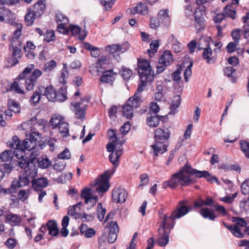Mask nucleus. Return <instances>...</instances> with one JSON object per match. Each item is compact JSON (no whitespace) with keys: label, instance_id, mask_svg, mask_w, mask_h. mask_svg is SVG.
I'll use <instances>...</instances> for the list:
<instances>
[{"label":"nucleus","instance_id":"f257e3e1","mask_svg":"<svg viewBox=\"0 0 249 249\" xmlns=\"http://www.w3.org/2000/svg\"><path fill=\"white\" fill-rule=\"evenodd\" d=\"M193 175L199 178L204 177L209 181L215 180L218 183L217 178L214 176L211 177L208 171H198L186 164L179 171L174 174L169 181L164 182L163 185L165 188L170 187L171 188H175L178 185L188 186L195 182L192 177Z\"/></svg>","mask_w":249,"mask_h":249},{"label":"nucleus","instance_id":"f03ea898","mask_svg":"<svg viewBox=\"0 0 249 249\" xmlns=\"http://www.w3.org/2000/svg\"><path fill=\"white\" fill-rule=\"evenodd\" d=\"M17 163L21 168L24 169V172L18 177V179H15L12 181L10 187L2 189L5 194L16 193L18 188L28 185L30 183V178L33 179L37 175V169L35 165L34 160L29 161L27 159H22Z\"/></svg>","mask_w":249,"mask_h":249},{"label":"nucleus","instance_id":"7ed1b4c3","mask_svg":"<svg viewBox=\"0 0 249 249\" xmlns=\"http://www.w3.org/2000/svg\"><path fill=\"white\" fill-rule=\"evenodd\" d=\"M171 133L168 128L157 129L154 133L155 143L151 145L153 150L154 156L162 154L167 151V146L165 142L170 137Z\"/></svg>","mask_w":249,"mask_h":249},{"label":"nucleus","instance_id":"20e7f679","mask_svg":"<svg viewBox=\"0 0 249 249\" xmlns=\"http://www.w3.org/2000/svg\"><path fill=\"white\" fill-rule=\"evenodd\" d=\"M41 137V134L38 132L34 131L29 135V138L22 141L20 148L25 153V150L32 151L31 155L36 153L38 150L37 142H39Z\"/></svg>","mask_w":249,"mask_h":249},{"label":"nucleus","instance_id":"39448f33","mask_svg":"<svg viewBox=\"0 0 249 249\" xmlns=\"http://www.w3.org/2000/svg\"><path fill=\"white\" fill-rule=\"evenodd\" d=\"M115 172V169L105 171L103 174L100 176L99 178L96 179L94 182L91 183L93 187L97 186L96 190L99 193H105L107 192L109 187V179Z\"/></svg>","mask_w":249,"mask_h":249},{"label":"nucleus","instance_id":"423d86ee","mask_svg":"<svg viewBox=\"0 0 249 249\" xmlns=\"http://www.w3.org/2000/svg\"><path fill=\"white\" fill-rule=\"evenodd\" d=\"M15 156V153L11 150H7L2 152L0 155V159L1 161L8 162L9 163H5L3 164L5 172L9 173L14 168V165H18L16 162H19L20 161L15 160H13L14 157Z\"/></svg>","mask_w":249,"mask_h":249},{"label":"nucleus","instance_id":"0eeeda50","mask_svg":"<svg viewBox=\"0 0 249 249\" xmlns=\"http://www.w3.org/2000/svg\"><path fill=\"white\" fill-rule=\"evenodd\" d=\"M138 73L140 77H142L144 80H153L154 72L151 70L149 62L144 59L138 60Z\"/></svg>","mask_w":249,"mask_h":249},{"label":"nucleus","instance_id":"6e6552de","mask_svg":"<svg viewBox=\"0 0 249 249\" xmlns=\"http://www.w3.org/2000/svg\"><path fill=\"white\" fill-rule=\"evenodd\" d=\"M141 103L140 100L135 99L134 98L130 97L127 101L126 104L123 107V115L126 117L128 119H131L133 117V109L137 108Z\"/></svg>","mask_w":249,"mask_h":249},{"label":"nucleus","instance_id":"1a4fd4ad","mask_svg":"<svg viewBox=\"0 0 249 249\" xmlns=\"http://www.w3.org/2000/svg\"><path fill=\"white\" fill-rule=\"evenodd\" d=\"M22 141H20L19 139V138L17 136H14L12 137L11 141L7 142V145L13 149H14V152L15 153V157L18 160H22L25 159L24 157V152L21 150V148L20 147L21 146ZM25 159H27L26 158Z\"/></svg>","mask_w":249,"mask_h":249},{"label":"nucleus","instance_id":"9d476101","mask_svg":"<svg viewBox=\"0 0 249 249\" xmlns=\"http://www.w3.org/2000/svg\"><path fill=\"white\" fill-rule=\"evenodd\" d=\"M172 229L159 227L158 231V238L157 244L160 247H165L168 244L169 240V234Z\"/></svg>","mask_w":249,"mask_h":249},{"label":"nucleus","instance_id":"9b49d317","mask_svg":"<svg viewBox=\"0 0 249 249\" xmlns=\"http://www.w3.org/2000/svg\"><path fill=\"white\" fill-rule=\"evenodd\" d=\"M22 42L19 40H14L11 43L12 50V57L11 66H15L18 63V59L20 58L21 54Z\"/></svg>","mask_w":249,"mask_h":249},{"label":"nucleus","instance_id":"f8f14e48","mask_svg":"<svg viewBox=\"0 0 249 249\" xmlns=\"http://www.w3.org/2000/svg\"><path fill=\"white\" fill-rule=\"evenodd\" d=\"M87 103L89 102L88 99H83L79 102H77L73 104L75 109V116L77 119L83 120L85 117V111L86 110L87 105H83L84 102Z\"/></svg>","mask_w":249,"mask_h":249},{"label":"nucleus","instance_id":"ddd939ff","mask_svg":"<svg viewBox=\"0 0 249 249\" xmlns=\"http://www.w3.org/2000/svg\"><path fill=\"white\" fill-rule=\"evenodd\" d=\"M127 196L126 191L120 187L115 188L112 193V198L114 202L124 203L125 201Z\"/></svg>","mask_w":249,"mask_h":249},{"label":"nucleus","instance_id":"4468645a","mask_svg":"<svg viewBox=\"0 0 249 249\" xmlns=\"http://www.w3.org/2000/svg\"><path fill=\"white\" fill-rule=\"evenodd\" d=\"M42 74V71L39 70L35 69L29 77L25 82L26 89L27 90H32L36 85L37 78Z\"/></svg>","mask_w":249,"mask_h":249},{"label":"nucleus","instance_id":"2eb2a0df","mask_svg":"<svg viewBox=\"0 0 249 249\" xmlns=\"http://www.w3.org/2000/svg\"><path fill=\"white\" fill-rule=\"evenodd\" d=\"M108 230H109L108 241L110 243H113L116 241L117 233L119 232V227L117 222L111 221L110 222Z\"/></svg>","mask_w":249,"mask_h":249},{"label":"nucleus","instance_id":"dca6fc26","mask_svg":"<svg viewBox=\"0 0 249 249\" xmlns=\"http://www.w3.org/2000/svg\"><path fill=\"white\" fill-rule=\"evenodd\" d=\"M129 48L128 42H125L122 45L112 44L107 47V51L110 53L114 54L118 52L124 53L126 52Z\"/></svg>","mask_w":249,"mask_h":249},{"label":"nucleus","instance_id":"f3484780","mask_svg":"<svg viewBox=\"0 0 249 249\" xmlns=\"http://www.w3.org/2000/svg\"><path fill=\"white\" fill-rule=\"evenodd\" d=\"M31 182L32 186L36 191H41V188L46 187L49 184L48 179L44 177L39 178L37 179L33 178Z\"/></svg>","mask_w":249,"mask_h":249},{"label":"nucleus","instance_id":"a211bd4d","mask_svg":"<svg viewBox=\"0 0 249 249\" xmlns=\"http://www.w3.org/2000/svg\"><path fill=\"white\" fill-rule=\"evenodd\" d=\"M104 70H97V72L98 74L99 73H103L102 76L100 78V81L103 83H107L112 84L114 80L113 77V71L112 70H109L104 71Z\"/></svg>","mask_w":249,"mask_h":249},{"label":"nucleus","instance_id":"6ab92c4d","mask_svg":"<svg viewBox=\"0 0 249 249\" xmlns=\"http://www.w3.org/2000/svg\"><path fill=\"white\" fill-rule=\"evenodd\" d=\"M175 219L173 213L169 216H168L166 214H164L159 227L173 229L175 224Z\"/></svg>","mask_w":249,"mask_h":249},{"label":"nucleus","instance_id":"aec40b11","mask_svg":"<svg viewBox=\"0 0 249 249\" xmlns=\"http://www.w3.org/2000/svg\"><path fill=\"white\" fill-rule=\"evenodd\" d=\"M46 8V0H38L31 9L36 14V17H40Z\"/></svg>","mask_w":249,"mask_h":249},{"label":"nucleus","instance_id":"412c9836","mask_svg":"<svg viewBox=\"0 0 249 249\" xmlns=\"http://www.w3.org/2000/svg\"><path fill=\"white\" fill-rule=\"evenodd\" d=\"M205 11V7H202V9L200 8L196 9L194 13V17L195 20L197 23L199 25L200 29L204 27L205 19L204 17V12Z\"/></svg>","mask_w":249,"mask_h":249},{"label":"nucleus","instance_id":"4be33fe9","mask_svg":"<svg viewBox=\"0 0 249 249\" xmlns=\"http://www.w3.org/2000/svg\"><path fill=\"white\" fill-rule=\"evenodd\" d=\"M7 85L8 86V87L5 90H3V93H6L8 91H12L15 93L20 94H24V93L23 89L19 84V83L18 81H14L12 83L7 82Z\"/></svg>","mask_w":249,"mask_h":249},{"label":"nucleus","instance_id":"5701e85b","mask_svg":"<svg viewBox=\"0 0 249 249\" xmlns=\"http://www.w3.org/2000/svg\"><path fill=\"white\" fill-rule=\"evenodd\" d=\"M163 116L159 115H152L151 113H148L146 116L147 124L151 127H157L160 122V119Z\"/></svg>","mask_w":249,"mask_h":249},{"label":"nucleus","instance_id":"b1692460","mask_svg":"<svg viewBox=\"0 0 249 249\" xmlns=\"http://www.w3.org/2000/svg\"><path fill=\"white\" fill-rule=\"evenodd\" d=\"M123 154V148L118 147L115 152L111 153L109 156L110 161L116 167L119 164V158Z\"/></svg>","mask_w":249,"mask_h":249},{"label":"nucleus","instance_id":"393cba45","mask_svg":"<svg viewBox=\"0 0 249 249\" xmlns=\"http://www.w3.org/2000/svg\"><path fill=\"white\" fill-rule=\"evenodd\" d=\"M160 64H166L169 66L173 62V58L171 53L169 51H165L160 56L159 59Z\"/></svg>","mask_w":249,"mask_h":249},{"label":"nucleus","instance_id":"a878e982","mask_svg":"<svg viewBox=\"0 0 249 249\" xmlns=\"http://www.w3.org/2000/svg\"><path fill=\"white\" fill-rule=\"evenodd\" d=\"M44 89L45 87L43 86L38 87L33 95L31 97L30 102L35 104L38 103L41 96H44L43 91H44Z\"/></svg>","mask_w":249,"mask_h":249},{"label":"nucleus","instance_id":"bb28decb","mask_svg":"<svg viewBox=\"0 0 249 249\" xmlns=\"http://www.w3.org/2000/svg\"><path fill=\"white\" fill-rule=\"evenodd\" d=\"M71 33L72 36L78 35V38L80 40H84L87 36V32L85 30L81 31V28L78 25H71L70 26Z\"/></svg>","mask_w":249,"mask_h":249},{"label":"nucleus","instance_id":"cd10ccee","mask_svg":"<svg viewBox=\"0 0 249 249\" xmlns=\"http://www.w3.org/2000/svg\"><path fill=\"white\" fill-rule=\"evenodd\" d=\"M56 94L57 92L54 89L52 86L45 88L44 91H43V95L47 97L48 101L55 102Z\"/></svg>","mask_w":249,"mask_h":249},{"label":"nucleus","instance_id":"c85d7f7f","mask_svg":"<svg viewBox=\"0 0 249 249\" xmlns=\"http://www.w3.org/2000/svg\"><path fill=\"white\" fill-rule=\"evenodd\" d=\"M141 79V84L138 85V89L137 91L135 93L133 96L131 97V98H134L136 100H139L140 103H142V100L141 99V95H140V93L142 92L144 89V88L146 86L147 82H151L153 80H144L142 77H140Z\"/></svg>","mask_w":249,"mask_h":249},{"label":"nucleus","instance_id":"c756f323","mask_svg":"<svg viewBox=\"0 0 249 249\" xmlns=\"http://www.w3.org/2000/svg\"><path fill=\"white\" fill-rule=\"evenodd\" d=\"M46 226L49 234L53 236H56L58 234L59 229L57 227V224L54 220H50L48 221Z\"/></svg>","mask_w":249,"mask_h":249},{"label":"nucleus","instance_id":"7c9ffc66","mask_svg":"<svg viewBox=\"0 0 249 249\" xmlns=\"http://www.w3.org/2000/svg\"><path fill=\"white\" fill-rule=\"evenodd\" d=\"M29 161L34 160V162L35 164V161H37L38 166L42 169L48 168L51 165V162L47 157H42L41 159H37L36 158H31L30 160L27 159Z\"/></svg>","mask_w":249,"mask_h":249},{"label":"nucleus","instance_id":"2f4dec72","mask_svg":"<svg viewBox=\"0 0 249 249\" xmlns=\"http://www.w3.org/2000/svg\"><path fill=\"white\" fill-rule=\"evenodd\" d=\"M189 211V209L187 206L182 205L181 206H177L176 209L173 212L174 218L176 219L179 218L187 213Z\"/></svg>","mask_w":249,"mask_h":249},{"label":"nucleus","instance_id":"473e14b6","mask_svg":"<svg viewBox=\"0 0 249 249\" xmlns=\"http://www.w3.org/2000/svg\"><path fill=\"white\" fill-rule=\"evenodd\" d=\"M6 221L12 226H18L21 221V218L17 214L10 213L6 216Z\"/></svg>","mask_w":249,"mask_h":249},{"label":"nucleus","instance_id":"72a5a7b5","mask_svg":"<svg viewBox=\"0 0 249 249\" xmlns=\"http://www.w3.org/2000/svg\"><path fill=\"white\" fill-rule=\"evenodd\" d=\"M36 14L31 8L28 9V12L25 16V21L27 26L32 25L34 23L35 19L40 18L36 17Z\"/></svg>","mask_w":249,"mask_h":249},{"label":"nucleus","instance_id":"f704fd0d","mask_svg":"<svg viewBox=\"0 0 249 249\" xmlns=\"http://www.w3.org/2000/svg\"><path fill=\"white\" fill-rule=\"evenodd\" d=\"M181 101V99L180 95H177L174 96L170 107L171 110L169 112L170 114H175L176 112V110L179 106Z\"/></svg>","mask_w":249,"mask_h":249},{"label":"nucleus","instance_id":"c9c22d12","mask_svg":"<svg viewBox=\"0 0 249 249\" xmlns=\"http://www.w3.org/2000/svg\"><path fill=\"white\" fill-rule=\"evenodd\" d=\"M212 54V50L209 47V46L205 47L204 50L202 54L203 57L204 59L207 60V63L209 64H212L214 63L215 59L214 57H210Z\"/></svg>","mask_w":249,"mask_h":249},{"label":"nucleus","instance_id":"e433bc0d","mask_svg":"<svg viewBox=\"0 0 249 249\" xmlns=\"http://www.w3.org/2000/svg\"><path fill=\"white\" fill-rule=\"evenodd\" d=\"M148 10L147 7L141 2H140L137 5L134 7L133 10H131V13L133 14L138 13L142 15H146L148 14Z\"/></svg>","mask_w":249,"mask_h":249},{"label":"nucleus","instance_id":"4c0bfd02","mask_svg":"<svg viewBox=\"0 0 249 249\" xmlns=\"http://www.w3.org/2000/svg\"><path fill=\"white\" fill-rule=\"evenodd\" d=\"M158 17L160 20L161 23L167 24L170 22V17L168 15V10L167 9L160 11Z\"/></svg>","mask_w":249,"mask_h":249},{"label":"nucleus","instance_id":"58836bf2","mask_svg":"<svg viewBox=\"0 0 249 249\" xmlns=\"http://www.w3.org/2000/svg\"><path fill=\"white\" fill-rule=\"evenodd\" d=\"M224 15L226 17H228L232 19L236 18V11L232 5H227L223 9Z\"/></svg>","mask_w":249,"mask_h":249},{"label":"nucleus","instance_id":"ea45409f","mask_svg":"<svg viewBox=\"0 0 249 249\" xmlns=\"http://www.w3.org/2000/svg\"><path fill=\"white\" fill-rule=\"evenodd\" d=\"M94 190L89 188H85L81 191V196L85 199V203H87L89 198L93 196Z\"/></svg>","mask_w":249,"mask_h":249},{"label":"nucleus","instance_id":"a19ab883","mask_svg":"<svg viewBox=\"0 0 249 249\" xmlns=\"http://www.w3.org/2000/svg\"><path fill=\"white\" fill-rule=\"evenodd\" d=\"M58 129V131L63 137H67L69 135V124L63 121L61 123L57 126Z\"/></svg>","mask_w":249,"mask_h":249},{"label":"nucleus","instance_id":"79ce46f5","mask_svg":"<svg viewBox=\"0 0 249 249\" xmlns=\"http://www.w3.org/2000/svg\"><path fill=\"white\" fill-rule=\"evenodd\" d=\"M200 213L205 218L214 220L216 216L209 208H202Z\"/></svg>","mask_w":249,"mask_h":249},{"label":"nucleus","instance_id":"37998d69","mask_svg":"<svg viewBox=\"0 0 249 249\" xmlns=\"http://www.w3.org/2000/svg\"><path fill=\"white\" fill-rule=\"evenodd\" d=\"M150 46V50L148 49L147 50V53L150 57H152V55L154 54V53L157 52V50L159 46V42L157 40H154L151 42Z\"/></svg>","mask_w":249,"mask_h":249},{"label":"nucleus","instance_id":"c03bdc74","mask_svg":"<svg viewBox=\"0 0 249 249\" xmlns=\"http://www.w3.org/2000/svg\"><path fill=\"white\" fill-rule=\"evenodd\" d=\"M120 73L125 80H128L132 75V71L125 67H122V70L120 71Z\"/></svg>","mask_w":249,"mask_h":249},{"label":"nucleus","instance_id":"a18cd8bd","mask_svg":"<svg viewBox=\"0 0 249 249\" xmlns=\"http://www.w3.org/2000/svg\"><path fill=\"white\" fill-rule=\"evenodd\" d=\"M66 91L65 89L60 88L57 92L56 101L64 102L66 100L67 97L65 93Z\"/></svg>","mask_w":249,"mask_h":249},{"label":"nucleus","instance_id":"49530a36","mask_svg":"<svg viewBox=\"0 0 249 249\" xmlns=\"http://www.w3.org/2000/svg\"><path fill=\"white\" fill-rule=\"evenodd\" d=\"M97 218L100 221H102L106 213V209L103 208L102 203L99 202L97 204Z\"/></svg>","mask_w":249,"mask_h":249},{"label":"nucleus","instance_id":"de8ad7c7","mask_svg":"<svg viewBox=\"0 0 249 249\" xmlns=\"http://www.w3.org/2000/svg\"><path fill=\"white\" fill-rule=\"evenodd\" d=\"M241 149L247 158H249V142L241 141L240 142Z\"/></svg>","mask_w":249,"mask_h":249},{"label":"nucleus","instance_id":"09e8293b","mask_svg":"<svg viewBox=\"0 0 249 249\" xmlns=\"http://www.w3.org/2000/svg\"><path fill=\"white\" fill-rule=\"evenodd\" d=\"M55 18L58 24H67L69 22L68 18L61 13H56Z\"/></svg>","mask_w":249,"mask_h":249},{"label":"nucleus","instance_id":"8fccbe9b","mask_svg":"<svg viewBox=\"0 0 249 249\" xmlns=\"http://www.w3.org/2000/svg\"><path fill=\"white\" fill-rule=\"evenodd\" d=\"M35 68V66L33 64H30L28 65L23 70L22 72L20 73L19 75L18 78L20 79H24L26 77V76L28 74H30L32 71Z\"/></svg>","mask_w":249,"mask_h":249},{"label":"nucleus","instance_id":"3c124183","mask_svg":"<svg viewBox=\"0 0 249 249\" xmlns=\"http://www.w3.org/2000/svg\"><path fill=\"white\" fill-rule=\"evenodd\" d=\"M63 120L61 119L59 116L56 115H53L51 120V123L52 125V128H56L57 126L63 122Z\"/></svg>","mask_w":249,"mask_h":249},{"label":"nucleus","instance_id":"603ef678","mask_svg":"<svg viewBox=\"0 0 249 249\" xmlns=\"http://www.w3.org/2000/svg\"><path fill=\"white\" fill-rule=\"evenodd\" d=\"M242 30L240 29H236L233 31H232L231 33V36L234 40V41L235 42V43L239 44V40L241 38L240 32Z\"/></svg>","mask_w":249,"mask_h":249},{"label":"nucleus","instance_id":"864d4df0","mask_svg":"<svg viewBox=\"0 0 249 249\" xmlns=\"http://www.w3.org/2000/svg\"><path fill=\"white\" fill-rule=\"evenodd\" d=\"M210 38L202 37L200 38L199 44L198 45V50H204L205 47L209 46Z\"/></svg>","mask_w":249,"mask_h":249},{"label":"nucleus","instance_id":"5fc2aeb1","mask_svg":"<svg viewBox=\"0 0 249 249\" xmlns=\"http://www.w3.org/2000/svg\"><path fill=\"white\" fill-rule=\"evenodd\" d=\"M242 193L244 195L249 194V179L245 180L241 185Z\"/></svg>","mask_w":249,"mask_h":249},{"label":"nucleus","instance_id":"6e6d98bb","mask_svg":"<svg viewBox=\"0 0 249 249\" xmlns=\"http://www.w3.org/2000/svg\"><path fill=\"white\" fill-rule=\"evenodd\" d=\"M58 158L62 160H69L71 154L68 148H66L62 152L58 155Z\"/></svg>","mask_w":249,"mask_h":249},{"label":"nucleus","instance_id":"4d7b16f0","mask_svg":"<svg viewBox=\"0 0 249 249\" xmlns=\"http://www.w3.org/2000/svg\"><path fill=\"white\" fill-rule=\"evenodd\" d=\"M8 106L10 109L12 110V111L15 113L19 111L18 104L13 99L9 100L8 102Z\"/></svg>","mask_w":249,"mask_h":249},{"label":"nucleus","instance_id":"13d9d810","mask_svg":"<svg viewBox=\"0 0 249 249\" xmlns=\"http://www.w3.org/2000/svg\"><path fill=\"white\" fill-rule=\"evenodd\" d=\"M56 66V63L54 60H51L44 65V70L46 72L50 71Z\"/></svg>","mask_w":249,"mask_h":249},{"label":"nucleus","instance_id":"bf43d9fd","mask_svg":"<svg viewBox=\"0 0 249 249\" xmlns=\"http://www.w3.org/2000/svg\"><path fill=\"white\" fill-rule=\"evenodd\" d=\"M66 163L63 161H56L53 165V168L55 170L58 172L63 171L66 167Z\"/></svg>","mask_w":249,"mask_h":249},{"label":"nucleus","instance_id":"052dcab7","mask_svg":"<svg viewBox=\"0 0 249 249\" xmlns=\"http://www.w3.org/2000/svg\"><path fill=\"white\" fill-rule=\"evenodd\" d=\"M72 178V174L71 173H68L62 174L57 178V181L59 183H64L66 182L67 180H70Z\"/></svg>","mask_w":249,"mask_h":249},{"label":"nucleus","instance_id":"680f3d73","mask_svg":"<svg viewBox=\"0 0 249 249\" xmlns=\"http://www.w3.org/2000/svg\"><path fill=\"white\" fill-rule=\"evenodd\" d=\"M22 25L20 24H17V29L14 32V38L12 40V43H13L14 40H18V38L21 35V30H22Z\"/></svg>","mask_w":249,"mask_h":249},{"label":"nucleus","instance_id":"e2e57ef3","mask_svg":"<svg viewBox=\"0 0 249 249\" xmlns=\"http://www.w3.org/2000/svg\"><path fill=\"white\" fill-rule=\"evenodd\" d=\"M235 236L238 238H243L244 235V233L241 231L240 228L237 226L234 225V227L231 232Z\"/></svg>","mask_w":249,"mask_h":249},{"label":"nucleus","instance_id":"0e129e2a","mask_svg":"<svg viewBox=\"0 0 249 249\" xmlns=\"http://www.w3.org/2000/svg\"><path fill=\"white\" fill-rule=\"evenodd\" d=\"M55 38L54 32L53 30L46 31L45 35V39L48 42H50L51 41H53Z\"/></svg>","mask_w":249,"mask_h":249},{"label":"nucleus","instance_id":"69168bd1","mask_svg":"<svg viewBox=\"0 0 249 249\" xmlns=\"http://www.w3.org/2000/svg\"><path fill=\"white\" fill-rule=\"evenodd\" d=\"M107 135L110 140H111L113 142H117V136L116 133V130L110 129L107 131Z\"/></svg>","mask_w":249,"mask_h":249},{"label":"nucleus","instance_id":"338daca9","mask_svg":"<svg viewBox=\"0 0 249 249\" xmlns=\"http://www.w3.org/2000/svg\"><path fill=\"white\" fill-rule=\"evenodd\" d=\"M233 221L235 223V225L239 227H245L247 224L245 220L243 218L234 217Z\"/></svg>","mask_w":249,"mask_h":249},{"label":"nucleus","instance_id":"774afa93","mask_svg":"<svg viewBox=\"0 0 249 249\" xmlns=\"http://www.w3.org/2000/svg\"><path fill=\"white\" fill-rule=\"evenodd\" d=\"M17 244V241L14 238H9L5 242V245L9 249H13Z\"/></svg>","mask_w":249,"mask_h":249}]
</instances>
